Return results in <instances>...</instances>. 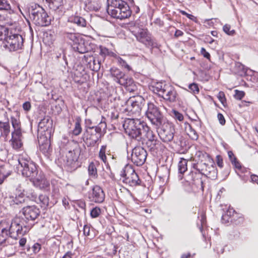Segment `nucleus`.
I'll use <instances>...</instances> for the list:
<instances>
[{"instance_id": "nucleus-1", "label": "nucleus", "mask_w": 258, "mask_h": 258, "mask_svg": "<svg viewBox=\"0 0 258 258\" xmlns=\"http://www.w3.org/2000/svg\"><path fill=\"white\" fill-rule=\"evenodd\" d=\"M150 90L169 102H175L178 100V94L175 88L165 82L153 83L150 86Z\"/></svg>"}, {"instance_id": "nucleus-2", "label": "nucleus", "mask_w": 258, "mask_h": 258, "mask_svg": "<svg viewBox=\"0 0 258 258\" xmlns=\"http://www.w3.org/2000/svg\"><path fill=\"white\" fill-rule=\"evenodd\" d=\"M147 124L137 118H126L123 127L126 134L138 141H142V134Z\"/></svg>"}, {"instance_id": "nucleus-3", "label": "nucleus", "mask_w": 258, "mask_h": 258, "mask_svg": "<svg viewBox=\"0 0 258 258\" xmlns=\"http://www.w3.org/2000/svg\"><path fill=\"white\" fill-rule=\"evenodd\" d=\"M10 121L13 130L11 132V139L9 142L13 149L18 150L23 146L21 125L18 113H16V115L11 116Z\"/></svg>"}, {"instance_id": "nucleus-4", "label": "nucleus", "mask_w": 258, "mask_h": 258, "mask_svg": "<svg viewBox=\"0 0 258 258\" xmlns=\"http://www.w3.org/2000/svg\"><path fill=\"white\" fill-rule=\"evenodd\" d=\"M105 118L102 117V120L97 126H89L84 133L82 139L87 146H94L99 141L101 136L102 129L106 127Z\"/></svg>"}, {"instance_id": "nucleus-5", "label": "nucleus", "mask_w": 258, "mask_h": 258, "mask_svg": "<svg viewBox=\"0 0 258 258\" xmlns=\"http://www.w3.org/2000/svg\"><path fill=\"white\" fill-rule=\"evenodd\" d=\"M19 165L21 167L23 176L28 178L30 181L37 175L38 170L35 164L27 154L20 155L18 159Z\"/></svg>"}, {"instance_id": "nucleus-6", "label": "nucleus", "mask_w": 258, "mask_h": 258, "mask_svg": "<svg viewBox=\"0 0 258 258\" xmlns=\"http://www.w3.org/2000/svg\"><path fill=\"white\" fill-rule=\"evenodd\" d=\"M30 19L39 26H46L50 24L51 19L45 10L37 5L32 6L29 10Z\"/></svg>"}, {"instance_id": "nucleus-7", "label": "nucleus", "mask_w": 258, "mask_h": 258, "mask_svg": "<svg viewBox=\"0 0 258 258\" xmlns=\"http://www.w3.org/2000/svg\"><path fill=\"white\" fill-rule=\"evenodd\" d=\"M129 30L139 42L148 47L154 46L153 40L147 30L140 27L139 25L136 24H131Z\"/></svg>"}, {"instance_id": "nucleus-8", "label": "nucleus", "mask_w": 258, "mask_h": 258, "mask_svg": "<svg viewBox=\"0 0 258 258\" xmlns=\"http://www.w3.org/2000/svg\"><path fill=\"white\" fill-rule=\"evenodd\" d=\"M158 127V135L160 139L165 143L172 141L175 133L174 125L171 122L164 120Z\"/></svg>"}, {"instance_id": "nucleus-9", "label": "nucleus", "mask_w": 258, "mask_h": 258, "mask_svg": "<svg viewBox=\"0 0 258 258\" xmlns=\"http://www.w3.org/2000/svg\"><path fill=\"white\" fill-rule=\"evenodd\" d=\"M120 175L123 177V182L131 186L140 184L139 176L131 165L126 164L121 171Z\"/></svg>"}, {"instance_id": "nucleus-10", "label": "nucleus", "mask_w": 258, "mask_h": 258, "mask_svg": "<svg viewBox=\"0 0 258 258\" xmlns=\"http://www.w3.org/2000/svg\"><path fill=\"white\" fill-rule=\"evenodd\" d=\"M20 219L16 218L13 220L11 224L8 222V230L10 237L17 239L19 235L26 234L30 229V226L23 225L20 223Z\"/></svg>"}, {"instance_id": "nucleus-11", "label": "nucleus", "mask_w": 258, "mask_h": 258, "mask_svg": "<svg viewBox=\"0 0 258 258\" xmlns=\"http://www.w3.org/2000/svg\"><path fill=\"white\" fill-rule=\"evenodd\" d=\"M145 115L151 123L155 126H159L164 119L159 108L151 102L147 104V109Z\"/></svg>"}, {"instance_id": "nucleus-12", "label": "nucleus", "mask_w": 258, "mask_h": 258, "mask_svg": "<svg viewBox=\"0 0 258 258\" xmlns=\"http://www.w3.org/2000/svg\"><path fill=\"white\" fill-rule=\"evenodd\" d=\"M142 136V140L146 141V145L149 150L151 152H156L161 143L157 140L155 134L148 125L145 126Z\"/></svg>"}, {"instance_id": "nucleus-13", "label": "nucleus", "mask_w": 258, "mask_h": 258, "mask_svg": "<svg viewBox=\"0 0 258 258\" xmlns=\"http://www.w3.org/2000/svg\"><path fill=\"white\" fill-rule=\"evenodd\" d=\"M18 32L10 33L9 36L5 37V42L6 47L10 51H16L22 49L23 46V38L21 35L17 33Z\"/></svg>"}, {"instance_id": "nucleus-14", "label": "nucleus", "mask_w": 258, "mask_h": 258, "mask_svg": "<svg viewBox=\"0 0 258 258\" xmlns=\"http://www.w3.org/2000/svg\"><path fill=\"white\" fill-rule=\"evenodd\" d=\"M144 99L141 96L131 98L127 101V107L125 109L129 115L138 117L140 115L142 110V104Z\"/></svg>"}, {"instance_id": "nucleus-15", "label": "nucleus", "mask_w": 258, "mask_h": 258, "mask_svg": "<svg viewBox=\"0 0 258 258\" xmlns=\"http://www.w3.org/2000/svg\"><path fill=\"white\" fill-rule=\"evenodd\" d=\"M147 153L144 148L141 146L135 147L132 151V161L137 166H141L145 162Z\"/></svg>"}, {"instance_id": "nucleus-16", "label": "nucleus", "mask_w": 258, "mask_h": 258, "mask_svg": "<svg viewBox=\"0 0 258 258\" xmlns=\"http://www.w3.org/2000/svg\"><path fill=\"white\" fill-rule=\"evenodd\" d=\"M108 13L114 18L122 20L130 17L132 12L128 5H126L121 8L111 10V12Z\"/></svg>"}, {"instance_id": "nucleus-17", "label": "nucleus", "mask_w": 258, "mask_h": 258, "mask_svg": "<svg viewBox=\"0 0 258 258\" xmlns=\"http://www.w3.org/2000/svg\"><path fill=\"white\" fill-rule=\"evenodd\" d=\"M40 211L35 206H27L23 209L24 218L29 221H34L40 215Z\"/></svg>"}, {"instance_id": "nucleus-18", "label": "nucleus", "mask_w": 258, "mask_h": 258, "mask_svg": "<svg viewBox=\"0 0 258 258\" xmlns=\"http://www.w3.org/2000/svg\"><path fill=\"white\" fill-rule=\"evenodd\" d=\"M89 198L92 202L101 203L105 199V194L100 186L96 185L93 187L92 191L90 192Z\"/></svg>"}, {"instance_id": "nucleus-19", "label": "nucleus", "mask_w": 258, "mask_h": 258, "mask_svg": "<svg viewBox=\"0 0 258 258\" xmlns=\"http://www.w3.org/2000/svg\"><path fill=\"white\" fill-rule=\"evenodd\" d=\"M33 182V185L41 189H45L49 187V182L45 178V175L41 172L38 173L37 175L31 181Z\"/></svg>"}, {"instance_id": "nucleus-20", "label": "nucleus", "mask_w": 258, "mask_h": 258, "mask_svg": "<svg viewBox=\"0 0 258 258\" xmlns=\"http://www.w3.org/2000/svg\"><path fill=\"white\" fill-rule=\"evenodd\" d=\"M117 83L123 86L130 92H133L137 90V86L133 79L126 75H124Z\"/></svg>"}, {"instance_id": "nucleus-21", "label": "nucleus", "mask_w": 258, "mask_h": 258, "mask_svg": "<svg viewBox=\"0 0 258 258\" xmlns=\"http://www.w3.org/2000/svg\"><path fill=\"white\" fill-rule=\"evenodd\" d=\"M52 126V120L49 116H45L39 122L38 131L42 133L47 132V134L50 135V131H49L51 130Z\"/></svg>"}, {"instance_id": "nucleus-22", "label": "nucleus", "mask_w": 258, "mask_h": 258, "mask_svg": "<svg viewBox=\"0 0 258 258\" xmlns=\"http://www.w3.org/2000/svg\"><path fill=\"white\" fill-rule=\"evenodd\" d=\"M38 141L40 151L44 154L48 153L50 149V141L46 137V134L38 137Z\"/></svg>"}, {"instance_id": "nucleus-23", "label": "nucleus", "mask_w": 258, "mask_h": 258, "mask_svg": "<svg viewBox=\"0 0 258 258\" xmlns=\"http://www.w3.org/2000/svg\"><path fill=\"white\" fill-rule=\"evenodd\" d=\"M8 222L2 221L0 222V245L5 244L10 237L8 230Z\"/></svg>"}, {"instance_id": "nucleus-24", "label": "nucleus", "mask_w": 258, "mask_h": 258, "mask_svg": "<svg viewBox=\"0 0 258 258\" xmlns=\"http://www.w3.org/2000/svg\"><path fill=\"white\" fill-rule=\"evenodd\" d=\"M27 197L30 198L32 201H34L37 203L40 204L42 208H45L48 206L49 198L45 195H40L39 197L37 198L35 194L32 193L31 197L28 195Z\"/></svg>"}, {"instance_id": "nucleus-25", "label": "nucleus", "mask_w": 258, "mask_h": 258, "mask_svg": "<svg viewBox=\"0 0 258 258\" xmlns=\"http://www.w3.org/2000/svg\"><path fill=\"white\" fill-rule=\"evenodd\" d=\"M11 133V127L9 119L7 118V121L0 120V134L2 137L7 139Z\"/></svg>"}, {"instance_id": "nucleus-26", "label": "nucleus", "mask_w": 258, "mask_h": 258, "mask_svg": "<svg viewBox=\"0 0 258 258\" xmlns=\"http://www.w3.org/2000/svg\"><path fill=\"white\" fill-rule=\"evenodd\" d=\"M68 22L82 27H85L87 25V22L84 18L76 15L69 17L68 19Z\"/></svg>"}, {"instance_id": "nucleus-27", "label": "nucleus", "mask_w": 258, "mask_h": 258, "mask_svg": "<svg viewBox=\"0 0 258 258\" xmlns=\"http://www.w3.org/2000/svg\"><path fill=\"white\" fill-rule=\"evenodd\" d=\"M108 7L107 12H111V10L117 9V8H122L127 4L123 0H107Z\"/></svg>"}, {"instance_id": "nucleus-28", "label": "nucleus", "mask_w": 258, "mask_h": 258, "mask_svg": "<svg viewBox=\"0 0 258 258\" xmlns=\"http://www.w3.org/2000/svg\"><path fill=\"white\" fill-rule=\"evenodd\" d=\"M46 2L52 11H61L63 8V0H46Z\"/></svg>"}, {"instance_id": "nucleus-29", "label": "nucleus", "mask_w": 258, "mask_h": 258, "mask_svg": "<svg viewBox=\"0 0 258 258\" xmlns=\"http://www.w3.org/2000/svg\"><path fill=\"white\" fill-rule=\"evenodd\" d=\"M6 25L7 26L6 28L9 29L10 33L12 34L13 32H19L20 27L18 23L17 22L16 19H7L6 22Z\"/></svg>"}, {"instance_id": "nucleus-30", "label": "nucleus", "mask_w": 258, "mask_h": 258, "mask_svg": "<svg viewBox=\"0 0 258 258\" xmlns=\"http://www.w3.org/2000/svg\"><path fill=\"white\" fill-rule=\"evenodd\" d=\"M64 164L67 166H71L73 163L77 160V157L74 151H69L65 156L62 157Z\"/></svg>"}, {"instance_id": "nucleus-31", "label": "nucleus", "mask_w": 258, "mask_h": 258, "mask_svg": "<svg viewBox=\"0 0 258 258\" xmlns=\"http://www.w3.org/2000/svg\"><path fill=\"white\" fill-rule=\"evenodd\" d=\"M188 161L184 158H181L178 164V179L181 180L182 179V174L187 171Z\"/></svg>"}, {"instance_id": "nucleus-32", "label": "nucleus", "mask_w": 258, "mask_h": 258, "mask_svg": "<svg viewBox=\"0 0 258 258\" xmlns=\"http://www.w3.org/2000/svg\"><path fill=\"white\" fill-rule=\"evenodd\" d=\"M11 201V204L13 205H20L25 202L26 198L23 193H20L18 195H16L15 197L12 196L10 197Z\"/></svg>"}, {"instance_id": "nucleus-33", "label": "nucleus", "mask_w": 258, "mask_h": 258, "mask_svg": "<svg viewBox=\"0 0 258 258\" xmlns=\"http://www.w3.org/2000/svg\"><path fill=\"white\" fill-rule=\"evenodd\" d=\"M8 165L0 166V184L11 174V171L7 169Z\"/></svg>"}, {"instance_id": "nucleus-34", "label": "nucleus", "mask_w": 258, "mask_h": 258, "mask_svg": "<svg viewBox=\"0 0 258 258\" xmlns=\"http://www.w3.org/2000/svg\"><path fill=\"white\" fill-rule=\"evenodd\" d=\"M111 75L114 78V80L117 82L119 80L121 79L122 76L124 75L121 71L116 68H112L110 69Z\"/></svg>"}, {"instance_id": "nucleus-35", "label": "nucleus", "mask_w": 258, "mask_h": 258, "mask_svg": "<svg viewBox=\"0 0 258 258\" xmlns=\"http://www.w3.org/2000/svg\"><path fill=\"white\" fill-rule=\"evenodd\" d=\"M89 59L88 66L90 69L94 71H98L100 69L99 63H96L95 59L92 56H90Z\"/></svg>"}, {"instance_id": "nucleus-36", "label": "nucleus", "mask_w": 258, "mask_h": 258, "mask_svg": "<svg viewBox=\"0 0 258 258\" xmlns=\"http://www.w3.org/2000/svg\"><path fill=\"white\" fill-rule=\"evenodd\" d=\"M82 129L81 125V120L77 119L75 123V127L73 130V134L75 136H78L82 132Z\"/></svg>"}, {"instance_id": "nucleus-37", "label": "nucleus", "mask_w": 258, "mask_h": 258, "mask_svg": "<svg viewBox=\"0 0 258 258\" xmlns=\"http://www.w3.org/2000/svg\"><path fill=\"white\" fill-rule=\"evenodd\" d=\"M208 169L206 170V174L209 175L211 178H215L217 176V170L215 166L212 165L208 167Z\"/></svg>"}, {"instance_id": "nucleus-38", "label": "nucleus", "mask_w": 258, "mask_h": 258, "mask_svg": "<svg viewBox=\"0 0 258 258\" xmlns=\"http://www.w3.org/2000/svg\"><path fill=\"white\" fill-rule=\"evenodd\" d=\"M11 7L8 0H0V11H8Z\"/></svg>"}, {"instance_id": "nucleus-39", "label": "nucleus", "mask_w": 258, "mask_h": 258, "mask_svg": "<svg viewBox=\"0 0 258 258\" xmlns=\"http://www.w3.org/2000/svg\"><path fill=\"white\" fill-rule=\"evenodd\" d=\"M88 172L90 176L94 178H96L97 176V169L95 165L92 163L90 164L88 167Z\"/></svg>"}, {"instance_id": "nucleus-40", "label": "nucleus", "mask_w": 258, "mask_h": 258, "mask_svg": "<svg viewBox=\"0 0 258 258\" xmlns=\"http://www.w3.org/2000/svg\"><path fill=\"white\" fill-rule=\"evenodd\" d=\"M106 146H102L99 153V157L100 159L103 161L104 163H106L107 162V158L106 156Z\"/></svg>"}, {"instance_id": "nucleus-41", "label": "nucleus", "mask_w": 258, "mask_h": 258, "mask_svg": "<svg viewBox=\"0 0 258 258\" xmlns=\"http://www.w3.org/2000/svg\"><path fill=\"white\" fill-rule=\"evenodd\" d=\"M9 29L6 27L0 26V40H4L5 37L9 36Z\"/></svg>"}, {"instance_id": "nucleus-42", "label": "nucleus", "mask_w": 258, "mask_h": 258, "mask_svg": "<svg viewBox=\"0 0 258 258\" xmlns=\"http://www.w3.org/2000/svg\"><path fill=\"white\" fill-rule=\"evenodd\" d=\"M64 37L74 42H77L78 40V39L77 36V34L74 33H65Z\"/></svg>"}, {"instance_id": "nucleus-43", "label": "nucleus", "mask_w": 258, "mask_h": 258, "mask_svg": "<svg viewBox=\"0 0 258 258\" xmlns=\"http://www.w3.org/2000/svg\"><path fill=\"white\" fill-rule=\"evenodd\" d=\"M100 209L96 207L92 209L90 212V216L92 218H96L100 215Z\"/></svg>"}, {"instance_id": "nucleus-44", "label": "nucleus", "mask_w": 258, "mask_h": 258, "mask_svg": "<svg viewBox=\"0 0 258 258\" xmlns=\"http://www.w3.org/2000/svg\"><path fill=\"white\" fill-rule=\"evenodd\" d=\"M100 52L99 54L100 55H101L103 57H105V56L107 55H110L111 52H110L109 50L103 46H100L99 47Z\"/></svg>"}, {"instance_id": "nucleus-45", "label": "nucleus", "mask_w": 258, "mask_h": 258, "mask_svg": "<svg viewBox=\"0 0 258 258\" xmlns=\"http://www.w3.org/2000/svg\"><path fill=\"white\" fill-rule=\"evenodd\" d=\"M235 67L239 70L240 75H242L243 74H246L247 69L241 63L239 62H236L235 63Z\"/></svg>"}, {"instance_id": "nucleus-46", "label": "nucleus", "mask_w": 258, "mask_h": 258, "mask_svg": "<svg viewBox=\"0 0 258 258\" xmlns=\"http://www.w3.org/2000/svg\"><path fill=\"white\" fill-rule=\"evenodd\" d=\"M200 176L199 173L191 172L190 174L187 176L186 180L187 181L190 182L195 181V178Z\"/></svg>"}, {"instance_id": "nucleus-47", "label": "nucleus", "mask_w": 258, "mask_h": 258, "mask_svg": "<svg viewBox=\"0 0 258 258\" xmlns=\"http://www.w3.org/2000/svg\"><path fill=\"white\" fill-rule=\"evenodd\" d=\"M117 61L120 65H121L122 67L126 69L127 71L131 70V68L130 66L126 63V62L125 60H124L121 57H118Z\"/></svg>"}, {"instance_id": "nucleus-48", "label": "nucleus", "mask_w": 258, "mask_h": 258, "mask_svg": "<svg viewBox=\"0 0 258 258\" xmlns=\"http://www.w3.org/2000/svg\"><path fill=\"white\" fill-rule=\"evenodd\" d=\"M231 27L229 25L226 24L223 27V30L226 34L229 35H233L235 34V31L234 30H231Z\"/></svg>"}, {"instance_id": "nucleus-49", "label": "nucleus", "mask_w": 258, "mask_h": 258, "mask_svg": "<svg viewBox=\"0 0 258 258\" xmlns=\"http://www.w3.org/2000/svg\"><path fill=\"white\" fill-rule=\"evenodd\" d=\"M231 211L229 210L228 211H227V213L225 214L224 215H222V222H224L225 223H228L230 219V216H231Z\"/></svg>"}, {"instance_id": "nucleus-50", "label": "nucleus", "mask_w": 258, "mask_h": 258, "mask_svg": "<svg viewBox=\"0 0 258 258\" xmlns=\"http://www.w3.org/2000/svg\"><path fill=\"white\" fill-rule=\"evenodd\" d=\"M173 116L175 119L180 121L183 120V116L182 114L176 110H173Z\"/></svg>"}, {"instance_id": "nucleus-51", "label": "nucleus", "mask_w": 258, "mask_h": 258, "mask_svg": "<svg viewBox=\"0 0 258 258\" xmlns=\"http://www.w3.org/2000/svg\"><path fill=\"white\" fill-rule=\"evenodd\" d=\"M188 88L194 94H198L199 92V89L197 84L192 83L190 84Z\"/></svg>"}, {"instance_id": "nucleus-52", "label": "nucleus", "mask_w": 258, "mask_h": 258, "mask_svg": "<svg viewBox=\"0 0 258 258\" xmlns=\"http://www.w3.org/2000/svg\"><path fill=\"white\" fill-rule=\"evenodd\" d=\"M217 97L221 103L224 105L226 102V100L224 92L222 91L219 92L217 95Z\"/></svg>"}, {"instance_id": "nucleus-53", "label": "nucleus", "mask_w": 258, "mask_h": 258, "mask_svg": "<svg viewBox=\"0 0 258 258\" xmlns=\"http://www.w3.org/2000/svg\"><path fill=\"white\" fill-rule=\"evenodd\" d=\"M234 97L235 99L238 100H241L245 95V93L242 91H238L237 90H235Z\"/></svg>"}, {"instance_id": "nucleus-54", "label": "nucleus", "mask_w": 258, "mask_h": 258, "mask_svg": "<svg viewBox=\"0 0 258 258\" xmlns=\"http://www.w3.org/2000/svg\"><path fill=\"white\" fill-rule=\"evenodd\" d=\"M187 135L193 140H197L198 139L199 136L195 130L191 131Z\"/></svg>"}, {"instance_id": "nucleus-55", "label": "nucleus", "mask_w": 258, "mask_h": 258, "mask_svg": "<svg viewBox=\"0 0 258 258\" xmlns=\"http://www.w3.org/2000/svg\"><path fill=\"white\" fill-rule=\"evenodd\" d=\"M90 225H85L84 226L83 228V233L84 235L89 236L90 235Z\"/></svg>"}, {"instance_id": "nucleus-56", "label": "nucleus", "mask_w": 258, "mask_h": 258, "mask_svg": "<svg viewBox=\"0 0 258 258\" xmlns=\"http://www.w3.org/2000/svg\"><path fill=\"white\" fill-rule=\"evenodd\" d=\"M32 248L35 253H38L41 249V245L38 243H36L33 245Z\"/></svg>"}, {"instance_id": "nucleus-57", "label": "nucleus", "mask_w": 258, "mask_h": 258, "mask_svg": "<svg viewBox=\"0 0 258 258\" xmlns=\"http://www.w3.org/2000/svg\"><path fill=\"white\" fill-rule=\"evenodd\" d=\"M201 54L206 58L208 59H210V53L207 52L206 49L202 47L201 48Z\"/></svg>"}, {"instance_id": "nucleus-58", "label": "nucleus", "mask_w": 258, "mask_h": 258, "mask_svg": "<svg viewBox=\"0 0 258 258\" xmlns=\"http://www.w3.org/2000/svg\"><path fill=\"white\" fill-rule=\"evenodd\" d=\"M218 119L220 123L222 125H224L225 123V120L224 116L220 113H219L217 115Z\"/></svg>"}, {"instance_id": "nucleus-59", "label": "nucleus", "mask_w": 258, "mask_h": 258, "mask_svg": "<svg viewBox=\"0 0 258 258\" xmlns=\"http://www.w3.org/2000/svg\"><path fill=\"white\" fill-rule=\"evenodd\" d=\"M185 130L187 133V134H188V133L191 132V131L194 130V129L192 127L191 125L188 123H185Z\"/></svg>"}, {"instance_id": "nucleus-60", "label": "nucleus", "mask_w": 258, "mask_h": 258, "mask_svg": "<svg viewBox=\"0 0 258 258\" xmlns=\"http://www.w3.org/2000/svg\"><path fill=\"white\" fill-rule=\"evenodd\" d=\"M31 104L29 101L25 102L23 104V108L26 111H29L31 108Z\"/></svg>"}, {"instance_id": "nucleus-61", "label": "nucleus", "mask_w": 258, "mask_h": 258, "mask_svg": "<svg viewBox=\"0 0 258 258\" xmlns=\"http://www.w3.org/2000/svg\"><path fill=\"white\" fill-rule=\"evenodd\" d=\"M119 114L117 111L114 110L111 112L110 114V117L112 120H116L118 117Z\"/></svg>"}, {"instance_id": "nucleus-62", "label": "nucleus", "mask_w": 258, "mask_h": 258, "mask_svg": "<svg viewBox=\"0 0 258 258\" xmlns=\"http://www.w3.org/2000/svg\"><path fill=\"white\" fill-rule=\"evenodd\" d=\"M217 163L219 167L222 168L223 166V160L222 158L220 156H217Z\"/></svg>"}, {"instance_id": "nucleus-63", "label": "nucleus", "mask_w": 258, "mask_h": 258, "mask_svg": "<svg viewBox=\"0 0 258 258\" xmlns=\"http://www.w3.org/2000/svg\"><path fill=\"white\" fill-rule=\"evenodd\" d=\"M231 163H232V164H233L235 166V167L236 168H238V169L241 168L240 164L237 160L236 158H234V160L232 161V162Z\"/></svg>"}, {"instance_id": "nucleus-64", "label": "nucleus", "mask_w": 258, "mask_h": 258, "mask_svg": "<svg viewBox=\"0 0 258 258\" xmlns=\"http://www.w3.org/2000/svg\"><path fill=\"white\" fill-rule=\"evenodd\" d=\"M251 181L254 183H257L258 182V176L255 174H252L250 177Z\"/></svg>"}]
</instances>
